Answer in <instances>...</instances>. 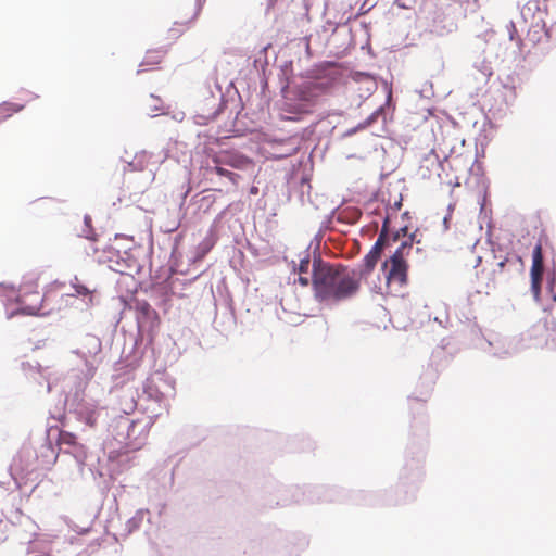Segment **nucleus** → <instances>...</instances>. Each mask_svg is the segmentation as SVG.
<instances>
[{
	"mask_svg": "<svg viewBox=\"0 0 556 556\" xmlns=\"http://www.w3.org/2000/svg\"><path fill=\"white\" fill-rule=\"evenodd\" d=\"M312 286L318 301L336 303L353 298L361 288L357 270L320 257L313 260Z\"/></svg>",
	"mask_w": 556,
	"mask_h": 556,
	"instance_id": "1",
	"label": "nucleus"
},
{
	"mask_svg": "<svg viewBox=\"0 0 556 556\" xmlns=\"http://www.w3.org/2000/svg\"><path fill=\"white\" fill-rule=\"evenodd\" d=\"M407 226H401L399 229L390 228V218L384 217V248L400 241V245L391 256V268L387 277V286L391 292H397L407 282L408 265L406 256L413 247V236L407 235Z\"/></svg>",
	"mask_w": 556,
	"mask_h": 556,
	"instance_id": "2",
	"label": "nucleus"
},
{
	"mask_svg": "<svg viewBox=\"0 0 556 556\" xmlns=\"http://www.w3.org/2000/svg\"><path fill=\"white\" fill-rule=\"evenodd\" d=\"M42 301L43 298L37 290V286L35 289L29 288V290L26 287H23L20 295L17 296L20 307L16 311L9 312L7 318L11 319L18 314L30 316L40 315Z\"/></svg>",
	"mask_w": 556,
	"mask_h": 556,
	"instance_id": "3",
	"label": "nucleus"
},
{
	"mask_svg": "<svg viewBox=\"0 0 556 556\" xmlns=\"http://www.w3.org/2000/svg\"><path fill=\"white\" fill-rule=\"evenodd\" d=\"M382 256V230L378 233L377 239L370 251L365 255L363 263L359 266L357 275L359 281L367 280L370 274L376 268L378 262Z\"/></svg>",
	"mask_w": 556,
	"mask_h": 556,
	"instance_id": "4",
	"label": "nucleus"
},
{
	"mask_svg": "<svg viewBox=\"0 0 556 556\" xmlns=\"http://www.w3.org/2000/svg\"><path fill=\"white\" fill-rule=\"evenodd\" d=\"M507 262V258L496 261L495 257L491 262L486 261L485 265L477 273L479 281L483 283L486 289L494 288L496 277L503 273Z\"/></svg>",
	"mask_w": 556,
	"mask_h": 556,
	"instance_id": "5",
	"label": "nucleus"
},
{
	"mask_svg": "<svg viewBox=\"0 0 556 556\" xmlns=\"http://www.w3.org/2000/svg\"><path fill=\"white\" fill-rule=\"evenodd\" d=\"M328 90V84L320 81H309L301 86L299 90V100L313 106L318 98Z\"/></svg>",
	"mask_w": 556,
	"mask_h": 556,
	"instance_id": "6",
	"label": "nucleus"
},
{
	"mask_svg": "<svg viewBox=\"0 0 556 556\" xmlns=\"http://www.w3.org/2000/svg\"><path fill=\"white\" fill-rule=\"evenodd\" d=\"M137 309L140 313V317H138L139 327L141 328L146 323H150L149 336L152 341L154 339L155 330L160 326L159 314L148 302L138 303Z\"/></svg>",
	"mask_w": 556,
	"mask_h": 556,
	"instance_id": "7",
	"label": "nucleus"
},
{
	"mask_svg": "<svg viewBox=\"0 0 556 556\" xmlns=\"http://www.w3.org/2000/svg\"><path fill=\"white\" fill-rule=\"evenodd\" d=\"M215 164H224L233 168L244 169L252 165V161L239 153H222L214 159Z\"/></svg>",
	"mask_w": 556,
	"mask_h": 556,
	"instance_id": "8",
	"label": "nucleus"
},
{
	"mask_svg": "<svg viewBox=\"0 0 556 556\" xmlns=\"http://www.w3.org/2000/svg\"><path fill=\"white\" fill-rule=\"evenodd\" d=\"M543 253H542V244L539 242L532 252V266L530 270L531 278H541L543 276Z\"/></svg>",
	"mask_w": 556,
	"mask_h": 556,
	"instance_id": "9",
	"label": "nucleus"
},
{
	"mask_svg": "<svg viewBox=\"0 0 556 556\" xmlns=\"http://www.w3.org/2000/svg\"><path fill=\"white\" fill-rule=\"evenodd\" d=\"M98 409L93 405H86L79 410V418L89 427H94L98 422Z\"/></svg>",
	"mask_w": 556,
	"mask_h": 556,
	"instance_id": "10",
	"label": "nucleus"
},
{
	"mask_svg": "<svg viewBox=\"0 0 556 556\" xmlns=\"http://www.w3.org/2000/svg\"><path fill=\"white\" fill-rule=\"evenodd\" d=\"M142 425V431H143V438L146 439L147 435H148V432L150 430V428L153 426L154 424V417L150 416L148 417L146 420H135L131 422L130 427H129V430H128V437H131L132 434L136 433V430L137 428L141 425Z\"/></svg>",
	"mask_w": 556,
	"mask_h": 556,
	"instance_id": "11",
	"label": "nucleus"
},
{
	"mask_svg": "<svg viewBox=\"0 0 556 556\" xmlns=\"http://www.w3.org/2000/svg\"><path fill=\"white\" fill-rule=\"evenodd\" d=\"M224 164H216L213 170L219 176H226L232 184L237 185L240 176L223 167Z\"/></svg>",
	"mask_w": 556,
	"mask_h": 556,
	"instance_id": "12",
	"label": "nucleus"
},
{
	"mask_svg": "<svg viewBox=\"0 0 556 556\" xmlns=\"http://www.w3.org/2000/svg\"><path fill=\"white\" fill-rule=\"evenodd\" d=\"M309 255L306 253L305 256L300 260V264L295 270L299 273V275H307L309 271Z\"/></svg>",
	"mask_w": 556,
	"mask_h": 556,
	"instance_id": "13",
	"label": "nucleus"
},
{
	"mask_svg": "<svg viewBox=\"0 0 556 556\" xmlns=\"http://www.w3.org/2000/svg\"><path fill=\"white\" fill-rule=\"evenodd\" d=\"M541 278H531V291L535 300L540 299L541 294Z\"/></svg>",
	"mask_w": 556,
	"mask_h": 556,
	"instance_id": "14",
	"label": "nucleus"
},
{
	"mask_svg": "<svg viewBox=\"0 0 556 556\" xmlns=\"http://www.w3.org/2000/svg\"><path fill=\"white\" fill-rule=\"evenodd\" d=\"M395 105L392 103V91H388L387 101L384 102V117L390 113L393 114Z\"/></svg>",
	"mask_w": 556,
	"mask_h": 556,
	"instance_id": "15",
	"label": "nucleus"
},
{
	"mask_svg": "<svg viewBox=\"0 0 556 556\" xmlns=\"http://www.w3.org/2000/svg\"><path fill=\"white\" fill-rule=\"evenodd\" d=\"M76 437L67 431H61L60 433V440L64 444H74Z\"/></svg>",
	"mask_w": 556,
	"mask_h": 556,
	"instance_id": "16",
	"label": "nucleus"
},
{
	"mask_svg": "<svg viewBox=\"0 0 556 556\" xmlns=\"http://www.w3.org/2000/svg\"><path fill=\"white\" fill-rule=\"evenodd\" d=\"M21 109H22L21 105L8 104V103H4L0 106L1 112H10V111L18 112Z\"/></svg>",
	"mask_w": 556,
	"mask_h": 556,
	"instance_id": "17",
	"label": "nucleus"
},
{
	"mask_svg": "<svg viewBox=\"0 0 556 556\" xmlns=\"http://www.w3.org/2000/svg\"><path fill=\"white\" fill-rule=\"evenodd\" d=\"M74 289H75L76 293H78L80 295H87V294L91 293V291L83 285H74Z\"/></svg>",
	"mask_w": 556,
	"mask_h": 556,
	"instance_id": "18",
	"label": "nucleus"
},
{
	"mask_svg": "<svg viewBox=\"0 0 556 556\" xmlns=\"http://www.w3.org/2000/svg\"><path fill=\"white\" fill-rule=\"evenodd\" d=\"M157 55L153 56L151 52H149L146 56V60H150L151 59V62L154 63V64H157L160 63L161 59H162V55L160 54V52H156ZM146 63H150V61H146Z\"/></svg>",
	"mask_w": 556,
	"mask_h": 556,
	"instance_id": "19",
	"label": "nucleus"
},
{
	"mask_svg": "<svg viewBox=\"0 0 556 556\" xmlns=\"http://www.w3.org/2000/svg\"><path fill=\"white\" fill-rule=\"evenodd\" d=\"M298 282L303 286V287H307L309 285V282H312V278H309L308 276L306 275H300L299 276V279H298Z\"/></svg>",
	"mask_w": 556,
	"mask_h": 556,
	"instance_id": "20",
	"label": "nucleus"
},
{
	"mask_svg": "<svg viewBox=\"0 0 556 556\" xmlns=\"http://www.w3.org/2000/svg\"><path fill=\"white\" fill-rule=\"evenodd\" d=\"M371 289L376 294L380 293V287L378 285H374Z\"/></svg>",
	"mask_w": 556,
	"mask_h": 556,
	"instance_id": "21",
	"label": "nucleus"
},
{
	"mask_svg": "<svg viewBox=\"0 0 556 556\" xmlns=\"http://www.w3.org/2000/svg\"><path fill=\"white\" fill-rule=\"evenodd\" d=\"M401 205H402L401 200H399V201H395V202H394V206H395L396 208H400V207H401Z\"/></svg>",
	"mask_w": 556,
	"mask_h": 556,
	"instance_id": "22",
	"label": "nucleus"
},
{
	"mask_svg": "<svg viewBox=\"0 0 556 556\" xmlns=\"http://www.w3.org/2000/svg\"><path fill=\"white\" fill-rule=\"evenodd\" d=\"M153 380L150 382V384L148 386V391L151 393V390H152V384H153Z\"/></svg>",
	"mask_w": 556,
	"mask_h": 556,
	"instance_id": "23",
	"label": "nucleus"
},
{
	"mask_svg": "<svg viewBox=\"0 0 556 556\" xmlns=\"http://www.w3.org/2000/svg\"><path fill=\"white\" fill-rule=\"evenodd\" d=\"M256 191H257V189H256V188H253L251 192H252V193H256Z\"/></svg>",
	"mask_w": 556,
	"mask_h": 556,
	"instance_id": "24",
	"label": "nucleus"
}]
</instances>
